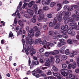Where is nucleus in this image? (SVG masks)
Here are the masks:
<instances>
[{"instance_id": "obj_1", "label": "nucleus", "mask_w": 79, "mask_h": 79, "mask_svg": "<svg viewBox=\"0 0 79 79\" xmlns=\"http://www.w3.org/2000/svg\"><path fill=\"white\" fill-rule=\"evenodd\" d=\"M26 49L28 51H30V52H32L31 53V56H33V54L35 55V49L34 48V47L33 46H31L30 47L29 46H27L26 47Z\"/></svg>"}, {"instance_id": "obj_2", "label": "nucleus", "mask_w": 79, "mask_h": 79, "mask_svg": "<svg viewBox=\"0 0 79 79\" xmlns=\"http://www.w3.org/2000/svg\"><path fill=\"white\" fill-rule=\"evenodd\" d=\"M60 72L61 74L63 76H67L68 75V74L67 73H68L69 71L67 69H62L60 70Z\"/></svg>"}, {"instance_id": "obj_3", "label": "nucleus", "mask_w": 79, "mask_h": 79, "mask_svg": "<svg viewBox=\"0 0 79 79\" xmlns=\"http://www.w3.org/2000/svg\"><path fill=\"white\" fill-rule=\"evenodd\" d=\"M27 43H28L29 45H32L33 44V41L32 39V37H27L26 39Z\"/></svg>"}, {"instance_id": "obj_4", "label": "nucleus", "mask_w": 79, "mask_h": 79, "mask_svg": "<svg viewBox=\"0 0 79 79\" xmlns=\"http://www.w3.org/2000/svg\"><path fill=\"white\" fill-rule=\"evenodd\" d=\"M57 18L59 22H61L62 21V15H61V12H59L57 14Z\"/></svg>"}, {"instance_id": "obj_5", "label": "nucleus", "mask_w": 79, "mask_h": 79, "mask_svg": "<svg viewBox=\"0 0 79 79\" xmlns=\"http://www.w3.org/2000/svg\"><path fill=\"white\" fill-rule=\"evenodd\" d=\"M29 32L30 33L28 34V37H34V30H31L29 31Z\"/></svg>"}, {"instance_id": "obj_6", "label": "nucleus", "mask_w": 79, "mask_h": 79, "mask_svg": "<svg viewBox=\"0 0 79 79\" xmlns=\"http://www.w3.org/2000/svg\"><path fill=\"white\" fill-rule=\"evenodd\" d=\"M52 55H58L59 54V52L58 50H55L53 52H51Z\"/></svg>"}, {"instance_id": "obj_7", "label": "nucleus", "mask_w": 79, "mask_h": 79, "mask_svg": "<svg viewBox=\"0 0 79 79\" xmlns=\"http://www.w3.org/2000/svg\"><path fill=\"white\" fill-rule=\"evenodd\" d=\"M68 19L69 21H70V22H72V21L74 22L77 21V19L76 18H72L71 17H69Z\"/></svg>"}, {"instance_id": "obj_8", "label": "nucleus", "mask_w": 79, "mask_h": 79, "mask_svg": "<svg viewBox=\"0 0 79 79\" xmlns=\"http://www.w3.org/2000/svg\"><path fill=\"white\" fill-rule=\"evenodd\" d=\"M65 44H66V42H59L57 44V46L58 47H62L63 45H64Z\"/></svg>"}, {"instance_id": "obj_9", "label": "nucleus", "mask_w": 79, "mask_h": 79, "mask_svg": "<svg viewBox=\"0 0 79 79\" xmlns=\"http://www.w3.org/2000/svg\"><path fill=\"white\" fill-rule=\"evenodd\" d=\"M27 13L31 16H33L34 15V11L28 9L27 10Z\"/></svg>"}, {"instance_id": "obj_10", "label": "nucleus", "mask_w": 79, "mask_h": 79, "mask_svg": "<svg viewBox=\"0 0 79 79\" xmlns=\"http://www.w3.org/2000/svg\"><path fill=\"white\" fill-rule=\"evenodd\" d=\"M36 71L38 74H42L44 73V71L40 69L39 68H37L36 69Z\"/></svg>"}, {"instance_id": "obj_11", "label": "nucleus", "mask_w": 79, "mask_h": 79, "mask_svg": "<svg viewBox=\"0 0 79 79\" xmlns=\"http://www.w3.org/2000/svg\"><path fill=\"white\" fill-rule=\"evenodd\" d=\"M57 6L58 7V8L57 9V11H58L61 9V8H62V5H61V4L60 3H59L57 5Z\"/></svg>"}, {"instance_id": "obj_12", "label": "nucleus", "mask_w": 79, "mask_h": 79, "mask_svg": "<svg viewBox=\"0 0 79 79\" xmlns=\"http://www.w3.org/2000/svg\"><path fill=\"white\" fill-rule=\"evenodd\" d=\"M35 3V2L34 1H32L31 2H30L28 4V6L29 7V8H31V6L33 5H34Z\"/></svg>"}, {"instance_id": "obj_13", "label": "nucleus", "mask_w": 79, "mask_h": 79, "mask_svg": "<svg viewBox=\"0 0 79 79\" xmlns=\"http://www.w3.org/2000/svg\"><path fill=\"white\" fill-rule=\"evenodd\" d=\"M50 55H52V52H46L45 53L44 55L45 56H49Z\"/></svg>"}, {"instance_id": "obj_14", "label": "nucleus", "mask_w": 79, "mask_h": 79, "mask_svg": "<svg viewBox=\"0 0 79 79\" xmlns=\"http://www.w3.org/2000/svg\"><path fill=\"white\" fill-rule=\"evenodd\" d=\"M69 25L70 26H76L77 25V23L75 22H71L69 23Z\"/></svg>"}, {"instance_id": "obj_15", "label": "nucleus", "mask_w": 79, "mask_h": 79, "mask_svg": "<svg viewBox=\"0 0 79 79\" xmlns=\"http://www.w3.org/2000/svg\"><path fill=\"white\" fill-rule=\"evenodd\" d=\"M67 32L68 34H72V35H74V33H75V32L74 31H72V30H71L70 29L68 30Z\"/></svg>"}, {"instance_id": "obj_16", "label": "nucleus", "mask_w": 79, "mask_h": 79, "mask_svg": "<svg viewBox=\"0 0 79 79\" xmlns=\"http://www.w3.org/2000/svg\"><path fill=\"white\" fill-rule=\"evenodd\" d=\"M33 10H35V12L36 13H37V10L38 8H37L36 4H35L34 5V6L33 7Z\"/></svg>"}, {"instance_id": "obj_17", "label": "nucleus", "mask_w": 79, "mask_h": 79, "mask_svg": "<svg viewBox=\"0 0 79 79\" xmlns=\"http://www.w3.org/2000/svg\"><path fill=\"white\" fill-rule=\"evenodd\" d=\"M42 40L40 38L38 39L35 40V44H38L40 43V42H41Z\"/></svg>"}, {"instance_id": "obj_18", "label": "nucleus", "mask_w": 79, "mask_h": 79, "mask_svg": "<svg viewBox=\"0 0 79 79\" xmlns=\"http://www.w3.org/2000/svg\"><path fill=\"white\" fill-rule=\"evenodd\" d=\"M61 29H62L61 31L62 33L63 34H66V31H64V26H62Z\"/></svg>"}, {"instance_id": "obj_19", "label": "nucleus", "mask_w": 79, "mask_h": 79, "mask_svg": "<svg viewBox=\"0 0 79 79\" xmlns=\"http://www.w3.org/2000/svg\"><path fill=\"white\" fill-rule=\"evenodd\" d=\"M51 66H52V69L54 71H58V68H56V67L54 66V65L53 64H51Z\"/></svg>"}, {"instance_id": "obj_20", "label": "nucleus", "mask_w": 79, "mask_h": 79, "mask_svg": "<svg viewBox=\"0 0 79 79\" xmlns=\"http://www.w3.org/2000/svg\"><path fill=\"white\" fill-rule=\"evenodd\" d=\"M44 17V15L43 14H40L39 16V20H42L43 18Z\"/></svg>"}, {"instance_id": "obj_21", "label": "nucleus", "mask_w": 79, "mask_h": 79, "mask_svg": "<svg viewBox=\"0 0 79 79\" xmlns=\"http://www.w3.org/2000/svg\"><path fill=\"white\" fill-rule=\"evenodd\" d=\"M24 16L26 18H30L31 17V15L27 13V14H26L24 15Z\"/></svg>"}, {"instance_id": "obj_22", "label": "nucleus", "mask_w": 79, "mask_h": 79, "mask_svg": "<svg viewBox=\"0 0 79 79\" xmlns=\"http://www.w3.org/2000/svg\"><path fill=\"white\" fill-rule=\"evenodd\" d=\"M44 65L45 66H48V67L50 68V62L48 61L46 62V63H45Z\"/></svg>"}, {"instance_id": "obj_23", "label": "nucleus", "mask_w": 79, "mask_h": 79, "mask_svg": "<svg viewBox=\"0 0 79 79\" xmlns=\"http://www.w3.org/2000/svg\"><path fill=\"white\" fill-rule=\"evenodd\" d=\"M60 23H58L56 24V26L54 27L55 29H58L60 28Z\"/></svg>"}, {"instance_id": "obj_24", "label": "nucleus", "mask_w": 79, "mask_h": 79, "mask_svg": "<svg viewBox=\"0 0 79 79\" xmlns=\"http://www.w3.org/2000/svg\"><path fill=\"white\" fill-rule=\"evenodd\" d=\"M64 49H65V48H64V47H63L61 49L59 50V51L61 53L63 54V53H64Z\"/></svg>"}, {"instance_id": "obj_25", "label": "nucleus", "mask_w": 79, "mask_h": 79, "mask_svg": "<svg viewBox=\"0 0 79 79\" xmlns=\"http://www.w3.org/2000/svg\"><path fill=\"white\" fill-rule=\"evenodd\" d=\"M40 35V31H38L35 35V37H38V36H39Z\"/></svg>"}, {"instance_id": "obj_26", "label": "nucleus", "mask_w": 79, "mask_h": 79, "mask_svg": "<svg viewBox=\"0 0 79 79\" xmlns=\"http://www.w3.org/2000/svg\"><path fill=\"white\" fill-rule=\"evenodd\" d=\"M19 25H20L21 26H24V24L23 23V22L21 20H19Z\"/></svg>"}, {"instance_id": "obj_27", "label": "nucleus", "mask_w": 79, "mask_h": 79, "mask_svg": "<svg viewBox=\"0 0 79 79\" xmlns=\"http://www.w3.org/2000/svg\"><path fill=\"white\" fill-rule=\"evenodd\" d=\"M68 58V57L66 55H63L62 56V59L63 60H66Z\"/></svg>"}, {"instance_id": "obj_28", "label": "nucleus", "mask_w": 79, "mask_h": 79, "mask_svg": "<svg viewBox=\"0 0 79 79\" xmlns=\"http://www.w3.org/2000/svg\"><path fill=\"white\" fill-rule=\"evenodd\" d=\"M68 11H73V6L72 5L71 6L69 7L68 9Z\"/></svg>"}, {"instance_id": "obj_29", "label": "nucleus", "mask_w": 79, "mask_h": 79, "mask_svg": "<svg viewBox=\"0 0 79 79\" xmlns=\"http://www.w3.org/2000/svg\"><path fill=\"white\" fill-rule=\"evenodd\" d=\"M65 55H69L70 53V52H69V50L68 49H67L65 50Z\"/></svg>"}, {"instance_id": "obj_30", "label": "nucleus", "mask_w": 79, "mask_h": 79, "mask_svg": "<svg viewBox=\"0 0 79 79\" xmlns=\"http://www.w3.org/2000/svg\"><path fill=\"white\" fill-rule=\"evenodd\" d=\"M76 15L79 16V10H76L74 11Z\"/></svg>"}, {"instance_id": "obj_31", "label": "nucleus", "mask_w": 79, "mask_h": 79, "mask_svg": "<svg viewBox=\"0 0 79 79\" xmlns=\"http://www.w3.org/2000/svg\"><path fill=\"white\" fill-rule=\"evenodd\" d=\"M22 6V2L21 1L20 2L19 5L17 7V9L18 10V9H19V8H21V6Z\"/></svg>"}, {"instance_id": "obj_32", "label": "nucleus", "mask_w": 79, "mask_h": 79, "mask_svg": "<svg viewBox=\"0 0 79 79\" xmlns=\"http://www.w3.org/2000/svg\"><path fill=\"white\" fill-rule=\"evenodd\" d=\"M31 22H32V23H35L36 22V19L34 18H33L31 19Z\"/></svg>"}, {"instance_id": "obj_33", "label": "nucleus", "mask_w": 79, "mask_h": 79, "mask_svg": "<svg viewBox=\"0 0 79 79\" xmlns=\"http://www.w3.org/2000/svg\"><path fill=\"white\" fill-rule=\"evenodd\" d=\"M42 13H43V12H42V10L40 9L38 11V15H41L42 14Z\"/></svg>"}, {"instance_id": "obj_34", "label": "nucleus", "mask_w": 79, "mask_h": 79, "mask_svg": "<svg viewBox=\"0 0 79 79\" xmlns=\"http://www.w3.org/2000/svg\"><path fill=\"white\" fill-rule=\"evenodd\" d=\"M73 7L74 8V9H79V6L77 5H73Z\"/></svg>"}, {"instance_id": "obj_35", "label": "nucleus", "mask_w": 79, "mask_h": 79, "mask_svg": "<svg viewBox=\"0 0 79 79\" xmlns=\"http://www.w3.org/2000/svg\"><path fill=\"white\" fill-rule=\"evenodd\" d=\"M34 62H33V61H32L31 64V65H30V69H31V68H32L34 67Z\"/></svg>"}, {"instance_id": "obj_36", "label": "nucleus", "mask_w": 79, "mask_h": 79, "mask_svg": "<svg viewBox=\"0 0 79 79\" xmlns=\"http://www.w3.org/2000/svg\"><path fill=\"white\" fill-rule=\"evenodd\" d=\"M64 31H66L68 29V26L67 25H65L64 27Z\"/></svg>"}, {"instance_id": "obj_37", "label": "nucleus", "mask_w": 79, "mask_h": 79, "mask_svg": "<svg viewBox=\"0 0 79 79\" xmlns=\"http://www.w3.org/2000/svg\"><path fill=\"white\" fill-rule=\"evenodd\" d=\"M47 18H52V14H47Z\"/></svg>"}, {"instance_id": "obj_38", "label": "nucleus", "mask_w": 79, "mask_h": 79, "mask_svg": "<svg viewBox=\"0 0 79 79\" xmlns=\"http://www.w3.org/2000/svg\"><path fill=\"white\" fill-rule=\"evenodd\" d=\"M33 62H34L35 65H35H39V61L37 60L35 61H33Z\"/></svg>"}, {"instance_id": "obj_39", "label": "nucleus", "mask_w": 79, "mask_h": 79, "mask_svg": "<svg viewBox=\"0 0 79 79\" xmlns=\"http://www.w3.org/2000/svg\"><path fill=\"white\" fill-rule=\"evenodd\" d=\"M17 23H18V20H17V19H16V18H15L14 23V26H15L16 24H17Z\"/></svg>"}, {"instance_id": "obj_40", "label": "nucleus", "mask_w": 79, "mask_h": 79, "mask_svg": "<svg viewBox=\"0 0 79 79\" xmlns=\"http://www.w3.org/2000/svg\"><path fill=\"white\" fill-rule=\"evenodd\" d=\"M56 5V3L55 2H51L50 4V6L51 7H53V6L54 5Z\"/></svg>"}, {"instance_id": "obj_41", "label": "nucleus", "mask_w": 79, "mask_h": 79, "mask_svg": "<svg viewBox=\"0 0 79 79\" xmlns=\"http://www.w3.org/2000/svg\"><path fill=\"white\" fill-rule=\"evenodd\" d=\"M24 4L23 5V6L22 7L23 8H24L25 7H26V6H27L28 5V3L26 2H23Z\"/></svg>"}, {"instance_id": "obj_42", "label": "nucleus", "mask_w": 79, "mask_h": 79, "mask_svg": "<svg viewBox=\"0 0 79 79\" xmlns=\"http://www.w3.org/2000/svg\"><path fill=\"white\" fill-rule=\"evenodd\" d=\"M67 41L68 44H73V41H72V40H68Z\"/></svg>"}, {"instance_id": "obj_43", "label": "nucleus", "mask_w": 79, "mask_h": 79, "mask_svg": "<svg viewBox=\"0 0 79 79\" xmlns=\"http://www.w3.org/2000/svg\"><path fill=\"white\" fill-rule=\"evenodd\" d=\"M56 19V17L54 19V21L53 22V24L54 25H55L57 23V19Z\"/></svg>"}, {"instance_id": "obj_44", "label": "nucleus", "mask_w": 79, "mask_h": 79, "mask_svg": "<svg viewBox=\"0 0 79 79\" xmlns=\"http://www.w3.org/2000/svg\"><path fill=\"white\" fill-rule=\"evenodd\" d=\"M69 77L70 78V79H74V78H75V76H74V75H69Z\"/></svg>"}, {"instance_id": "obj_45", "label": "nucleus", "mask_w": 79, "mask_h": 79, "mask_svg": "<svg viewBox=\"0 0 79 79\" xmlns=\"http://www.w3.org/2000/svg\"><path fill=\"white\" fill-rule=\"evenodd\" d=\"M72 67L73 69H75V68H76V64L75 63L72 64Z\"/></svg>"}, {"instance_id": "obj_46", "label": "nucleus", "mask_w": 79, "mask_h": 79, "mask_svg": "<svg viewBox=\"0 0 79 79\" xmlns=\"http://www.w3.org/2000/svg\"><path fill=\"white\" fill-rule=\"evenodd\" d=\"M43 28L45 31H46V30H48V27H47V25H44L43 27Z\"/></svg>"}, {"instance_id": "obj_47", "label": "nucleus", "mask_w": 79, "mask_h": 79, "mask_svg": "<svg viewBox=\"0 0 79 79\" xmlns=\"http://www.w3.org/2000/svg\"><path fill=\"white\" fill-rule=\"evenodd\" d=\"M71 15V12L69 11L65 13V16H69Z\"/></svg>"}, {"instance_id": "obj_48", "label": "nucleus", "mask_w": 79, "mask_h": 79, "mask_svg": "<svg viewBox=\"0 0 79 79\" xmlns=\"http://www.w3.org/2000/svg\"><path fill=\"white\" fill-rule=\"evenodd\" d=\"M62 68L64 69H65V68H67V65L65 64H62Z\"/></svg>"}, {"instance_id": "obj_49", "label": "nucleus", "mask_w": 79, "mask_h": 79, "mask_svg": "<svg viewBox=\"0 0 79 79\" xmlns=\"http://www.w3.org/2000/svg\"><path fill=\"white\" fill-rule=\"evenodd\" d=\"M48 79H56V78L53 76H51L48 77Z\"/></svg>"}, {"instance_id": "obj_50", "label": "nucleus", "mask_w": 79, "mask_h": 79, "mask_svg": "<svg viewBox=\"0 0 79 79\" xmlns=\"http://www.w3.org/2000/svg\"><path fill=\"white\" fill-rule=\"evenodd\" d=\"M43 9L44 10H45V11H47V10H48V7L47 6H44L43 7Z\"/></svg>"}, {"instance_id": "obj_51", "label": "nucleus", "mask_w": 79, "mask_h": 79, "mask_svg": "<svg viewBox=\"0 0 79 79\" xmlns=\"http://www.w3.org/2000/svg\"><path fill=\"white\" fill-rule=\"evenodd\" d=\"M13 33H12V32L10 31L9 34V37H13Z\"/></svg>"}, {"instance_id": "obj_52", "label": "nucleus", "mask_w": 79, "mask_h": 79, "mask_svg": "<svg viewBox=\"0 0 79 79\" xmlns=\"http://www.w3.org/2000/svg\"><path fill=\"white\" fill-rule=\"evenodd\" d=\"M47 75H48L50 76V75H52V72L50 70H48V73H47Z\"/></svg>"}, {"instance_id": "obj_53", "label": "nucleus", "mask_w": 79, "mask_h": 79, "mask_svg": "<svg viewBox=\"0 0 79 79\" xmlns=\"http://www.w3.org/2000/svg\"><path fill=\"white\" fill-rule=\"evenodd\" d=\"M64 34L62 35L63 37H64V38L65 39H67V38L68 37V35H67L65 34V33H64Z\"/></svg>"}, {"instance_id": "obj_54", "label": "nucleus", "mask_w": 79, "mask_h": 79, "mask_svg": "<svg viewBox=\"0 0 79 79\" xmlns=\"http://www.w3.org/2000/svg\"><path fill=\"white\" fill-rule=\"evenodd\" d=\"M50 2H51V1H50V0H47L46 2V4L47 5H49V4H50Z\"/></svg>"}, {"instance_id": "obj_55", "label": "nucleus", "mask_w": 79, "mask_h": 79, "mask_svg": "<svg viewBox=\"0 0 79 79\" xmlns=\"http://www.w3.org/2000/svg\"><path fill=\"white\" fill-rule=\"evenodd\" d=\"M60 62V59L59 58H57L56 60V63H59Z\"/></svg>"}, {"instance_id": "obj_56", "label": "nucleus", "mask_w": 79, "mask_h": 79, "mask_svg": "<svg viewBox=\"0 0 79 79\" xmlns=\"http://www.w3.org/2000/svg\"><path fill=\"white\" fill-rule=\"evenodd\" d=\"M60 73H55L53 74V75L54 76H56L57 77H58V76L60 75Z\"/></svg>"}, {"instance_id": "obj_57", "label": "nucleus", "mask_w": 79, "mask_h": 79, "mask_svg": "<svg viewBox=\"0 0 79 79\" xmlns=\"http://www.w3.org/2000/svg\"><path fill=\"white\" fill-rule=\"evenodd\" d=\"M32 74L33 76H36V75L37 74V72L35 71H34L32 72Z\"/></svg>"}, {"instance_id": "obj_58", "label": "nucleus", "mask_w": 79, "mask_h": 79, "mask_svg": "<svg viewBox=\"0 0 79 79\" xmlns=\"http://www.w3.org/2000/svg\"><path fill=\"white\" fill-rule=\"evenodd\" d=\"M44 44H46V45H48V44H49V42H47V41L45 40H44Z\"/></svg>"}, {"instance_id": "obj_59", "label": "nucleus", "mask_w": 79, "mask_h": 79, "mask_svg": "<svg viewBox=\"0 0 79 79\" xmlns=\"http://www.w3.org/2000/svg\"><path fill=\"white\" fill-rule=\"evenodd\" d=\"M48 45H49L50 47H53V46H54V44H53V43H49V44H48Z\"/></svg>"}, {"instance_id": "obj_60", "label": "nucleus", "mask_w": 79, "mask_h": 79, "mask_svg": "<svg viewBox=\"0 0 79 79\" xmlns=\"http://www.w3.org/2000/svg\"><path fill=\"white\" fill-rule=\"evenodd\" d=\"M40 68L41 69L43 70H45V69H47L48 68L47 67H42V66L40 67Z\"/></svg>"}, {"instance_id": "obj_61", "label": "nucleus", "mask_w": 79, "mask_h": 79, "mask_svg": "<svg viewBox=\"0 0 79 79\" xmlns=\"http://www.w3.org/2000/svg\"><path fill=\"white\" fill-rule=\"evenodd\" d=\"M25 30L26 31H29V27L28 26H26L25 27Z\"/></svg>"}, {"instance_id": "obj_62", "label": "nucleus", "mask_w": 79, "mask_h": 79, "mask_svg": "<svg viewBox=\"0 0 79 79\" xmlns=\"http://www.w3.org/2000/svg\"><path fill=\"white\" fill-rule=\"evenodd\" d=\"M48 46H47V45L46 46L45 45H44V47L45 48H48V49H50V47H49V46L48 45Z\"/></svg>"}, {"instance_id": "obj_63", "label": "nucleus", "mask_w": 79, "mask_h": 79, "mask_svg": "<svg viewBox=\"0 0 79 79\" xmlns=\"http://www.w3.org/2000/svg\"><path fill=\"white\" fill-rule=\"evenodd\" d=\"M38 30V28H37V27H35L33 28V31H36Z\"/></svg>"}, {"instance_id": "obj_64", "label": "nucleus", "mask_w": 79, "mask_h": 79, "mask_svg": "<svg viewBox=\"0 0 79 79\" xmlns=\"http://www.w3.org/2000/svg\"><path fill=\"white\" fill-rule=\"evenodd\" d=\"M42 3L43 5H46V2L45 1V0H42Z\"/></svg>"}]
</instances>
